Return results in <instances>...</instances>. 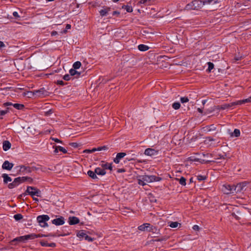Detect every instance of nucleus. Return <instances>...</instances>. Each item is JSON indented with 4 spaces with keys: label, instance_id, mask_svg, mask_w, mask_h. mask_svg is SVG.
<instances>
[{
    "label": "nucleus",
    "instance_id": "nucleus-1",
    "mask_svg": "<svg viewBox=\"0 0 251 251\" xmlns=\"http://www.w3.org/2000/svg\"><path fill=\"white\" fill-rule=\"evenodd\" d=\"M203 6L202 0H195L186 5L187 9L197 10Z\"/></svg>",
    "mask_w": 251,
    "mask_h": 251
},
{
    "label": "nucleus",
    "instance_id": "nucleus-2",
    "mask_svg": "<svg viewBox=\"0 0 251 251\" xmlns=\"http://www.w3.org/2000/svg\"><path fill=\"white\" fill-rule=\"evenodd\" d=\"M26 193L33 197L34 196L37 197H41V191L36 187L32 186H27L26 191L24 193V195H26Z\"/></svg>",
    "mask_w": 251,
    "mask_h": 251
},
{
    "label": "nucleus",
    "instance_id": "nucleus-3",
    "mask_svg": "<svg viewBox=\"0 0 251 251\" xmlns=\"http://www.w3.org/2000/svg\"><path fill=\"white\" fill-rule=\"evenodd\" d=\"M28 240H30L29 234L17 237L11 240L10 243L11 245H16L19 243H25L26 241Z\"/></svg>",
    "mask_w": 251,
    "mask_h": 251
},
{
    "label": "nucleus",
    "instance_id": "nucleus-4",
    "mask_svg": "<svg viewBox=\"0 0 251 251\" xmlns=\"http://www.w3.org/2000/svg\"><path fill=\"white\" fill-rule=\"evenodd\" d=\"M50 220V217L47 215L38 216L37 217V221L39 225L42 227H46L48 226L47 222Z\"/></svg>",
    "mask_w": 251,
    "mask_h": 251
},
{
    "label": "nucleus",
    "instance_id": "nucleus-5",
    "mask_svg": "<svg viewBox=\"0 0 251 251\" xmlns=\"http://www.w3.org/2000/svg\"><path fill=\"white\" fill-rule=\"evenodd\" d=\"M142 179L147 183L152 182L154 181H160L162 178L153 175H144L142 176Z\"/></svg>",
    "mask_w": 251,
    "mask_h": 251
},
{
    "label": "nucleus",
    "instance_id": "nucleus-6",
    "mask_svg": "<svg viewBox=\"0 0 251 251\" xmlns=\"http://www.w3.org/2000/svg\"><path fill=\"white\" fill-rule=\"evenodd\" d=\"M249 182L247 181H244L238 183L236 186L234 185V191L236 193L241 192V191L246 189V187Z\"/></svg>",
    "mask_w": 251,
    "mask_h": 251
},
{
    "label": "nucleus",
    "instance_id": "nucleus-7",
    "mask_svg": "<svg viewBox=\"0 0 251 251\" xmlns=\"http://www.w3.org/2000/svg\"><path fill=\"white\" fill-rule=\"evenodd\" d=\"M234 185H230L226 184L223 185L222 191L225 194H229L233 193L234 191Z\"/></svg>",
    "mask_w": 251,
    "mask_h": 251
},
{
    "label": "nucleus",
    "instance_id": "nucleus-8",
    "mask_svg": "<svg viewBox=\"0 0 251 251\" xmlns=\"http://www.w3.org/2000/svg\"><path fill=\"white\" fill-rule=\"evenodd\" d=\"M77 236L80 238H85V240H88V241H92L93 239L91 237L89 236L86 234L85 231L84 230H79L76 234Z\"/></svg>",
    "mask_w": 251,
    "mask_h": 251
},
{
    "label": "nucleus",
    "instance_id": "nucleus-9",
    "mask_svg": "<svg viewBox=\"0 0 251 251\" xmlns=\"http://www.w3.org/2000/svg\"><path fill=\"white\" fill-rule=\"evenodd\" d=\"M47 92L44 88L33 91V94L39 97H43L47 95Z\"/></svg>",
    "mask_w": 251,
    "mask_h": 251
},
{
    "label": "nucleus",
    "instance_id": "nucleus-10",
    "mask_svg": "<svg viewBox=\"0 0 251 251\" xmlns=\"http://www.w3.org/2000/svg\"><path fill=\"white\" fill-rule=\"evenodd\" d=\"M239 105V103L238 102V101H235V102H232L229 103H225L224 104H222L220 106L219 109L225 110L226 109H228L231 107L234 106L235 105Z\"/></svg>",
    "mask_w": 251,
    "mask_h": 251
},
{
    "label": "nucleus",
    "instance_id": "nucleus-11",
    "mask_svg": "<svg viewBox=\"0 0 251 251\" xmlns=\"http://www.w3.org/2000/svg\"><path fill=\"white\" fill-rule=\"evenodd\" d=\"M158 151L152 148H147L144 151V154L147 156H153L157 155Z\"/></svg>",
    "mask_w": 251,
    "mask_h": 251
},
{
    "label": "nucleus",
    "instance_id": "nucleus-12",
    "mask_svg": "<svg viewBox=\"0 0 251 251\" xmlns=\"http://www.w3.org/2000/svg\"><path fill=\"white\" fill-rule=\"evenodd\" d=\"M51 222L52 224L56 226L63 225L65 223L64 218L63 217L60 216L59 218L52 220Z\"/></svg>",
    "mask_w": 251,
    "mask_h": 251
},
{
    "label": "nucleus",
    "instance_id": "nucleus-13",
    "mask_svg": "<svg viewBox=\"0 0 251 251\" xmlns=\"http://www.w3.org/2000/svg\"><path fill=\"white\" fill-rule=\"evenodd\" d=\"M14 164L10 163L8 161L6 160L4 162L2 165V168L4 170H11L13 168Z\"/></svg>",
    "mask_w": 251,
    "mask_h": 251
},
{
    "label": "nucleus",
    "instance_id": "nucleus-14",
    "mask_svg": "<svg viewBox=\"0 0 251 251\" xmlns=\"http://www.w3.org/2000/svg\"><path fill=\"white\" fill-rule=\"evenodd\" d=\"M126 155V153L125 152L118 153L116 158H115L114 159V162L116 164H118L120 162V160Z\"/></svg>",
    "mask_w": 251,
    "mask_h": 251
},
{
    "label": "nucleus",
    "instance_id": "nucleus-15",
    "mask_svg": "<svg viewBox=\"0 0 251 251\" xmlns=\"http://www.w3.org/2000/svg\"><path fill=\"white\" fill-rule=\"evenodd\" d=\"M79 223V220L78 218L73 216L69 218V223L70 225H74Z\"/></svg>",
    "mask_w": 251,
    "mask_h": 251
},
{
    "label": "nucleus",
    "instance_id": "nucleus-16",
    "mask_svg": "<svg viewBox=\"0 0 251 251\" xmlns=\"http://www.w3.org/2000/svg\"><path fill=\"white\" fill-rule=\"evenodd\" d=\"M16 178L18 180V181H19L20 184L24 182L25 181H28L29 182H31L33 180L32 178L28 176L18 177Z\"/></svg>",
    "mask_w": 251,
    "mask_h": 251
},
{
    "label": "nucleus",
    "instance_id": "nucleus-17",
    "mask_svg": "<svg viewBox=\"0 0 251 251\" xmlns=\"http://www.w3.org/2000/svg\"><path fill=\"white\" fill-rule=\"evenodd\" d=\"M40 245L42 247H49L51 248H54L56 247V244L54 243H49L47 241H41L40 242Z\"/></svg>",
    "mask_w": 251,
    "mask_h": 251
},
{
    "label": "nucleus",
    "instance_id": "nucleus-18",
    "mask_svg": "<svg viewBox=\"0 0 251 251\" xmlns=\"http://www.w3.org/2000/svg\"><path fill=\"white\" fill-rule=\"evenodd\" d=\"M53 148L54 149V152L55 153H57L58 151L62 152L64 153H66L67 152V150L65 148L59 146H57L54 145L53 146Z\"/></svg>",
    "mask_w": 251,
    "mask_h": 251
},
{
    "label": "nucleus",
    "instance_id": "nucleus-19",
    "mask_svg": "<svg viewBox=\"0 0 251 251\" xmlns=\"http://www.w3.org/2000/svg\"><path fill=\"white\" fill-rule=\"evenodd\" d=\"M111 8L109 7H104L100 11L101 16L103 17L106 16L108 13L110 11Z\"/></svg>",
    "mask_w": 251,
    "mask_h": 251
},
{
    "label": "nucleus",
    "instance_id": "nucleus-20",
    "mask_svg": "<svg viewBox=\"0 0 251 251\" xmlns=\"http://www.w3.org/2000/svg\"><path fill=\"white\" fill-rule=\"evenodd\" d=\"M19 184V181H18V180L15 178L12 182L8 185V188L9 189H13L18 186Z\"/></svg>",
    "mask_w": 251,
    "mask_h": 251
},
{
    "label": "nucleus",
    "instance_id": "nucleus-21",
    "mask_svg": "<svg viewBox=\"0 0 251 251\" xmlns=\"http://www.w3.org/2000/svg\"><path fill=\"white\" fill-rule=\"evenodd\" d=\"M202 1L203 5L205 4H214L219 3L221 2V0H204Z\"/></svg>",
    "mask_w": 251,
    "mask_h": 251
},
{
    "label": "nucleus",
    "instance_id": "nucleus-22",
    "mask_svg": "<svg viewBox=\"0 0 251 251\" xmlns=\"http://www.w3.org/2000/svg\"><path fill=\"white\" fill-rule=\"evenodd\" d=\"M2 144L3 150L4 151H7V150H8L11 148V144L9 142V141L7 140L4 141L3 142Z\"/></svg>",
    "mask_w": 251,
    "mask_h": 251
},
{
    "label": "nucleus",
    "instance_id": "nucleus-23",
    "mask_svg": "<svg viewBox=\"0 0 251 251\" xmlns=\"http://www.w3.org/2000/svg\"><path fill=\"white\" fill-rule=\"evenodd\" d=\"M216 129V126L214 125H211L210 126H207L203 128V129L204 131L210 132L212 131H214Z\"/></svg>",
    "mask_w": 251,
    "mask_h": 251
},
{
    "label": "nucleus",
    "instance_id": "nucleus-24",
    "mask_svg": "<svg viewBox=\"0 0 251 251\" xmlns=\"http://www.w3.org/2000/svg\"><path fill=\"white\" fill-rule=\"evenodd\" d=\"M150 226L151 225L150 224L145 223L139 226L138 228L139 230L141 231H145L146 230L148 231L149 227H150Z\"/></svg>",
    "mask_w": 251,
    "mask_h": 251
},
{
    "label": "nucleus",
    "instance_id": "nucleus-25",
    "mask_svg": "<svg viewBox=\"0 0 251 251\" xmlns=\"http://www.w3.org/2000/svg\"><path fill=\"white\" fill-rule=\"evenodd\" d=\"M95 171L96 174H97L98 175L103 176L106 174V171L104 169H101L99 167L96 168L95 170Z\"/></svg>",
    "mask_w": 251,
    "mask_h": 251
},
{
    "label": "nucleus",
    "instance_id": "nucleus-26",
    "mask_svg": "<svg viewBox=\"0 0 251 251\" xmlns=\"http://www.w3.org/2000/svg\"><path fill=\"white\" fill-rule=\"evenodd\" d=\"M2 177L3 178V182L4 184H7L8 182L12 181V178L6 174H2Z\"/></svg>",
    "mask_w": 251,
    "mask_h": 251
},
{
    "label": "nucleus",
    "instance_id": "nucleus-27",
    "mask_svg": "<svg viewBox=\"0 0 251 251\" xmlns=\"http://www.w3.org/2000/svg\"><path fill=\"white\" fill-rule=\"evenodd\" d=\"M30 236V240H33L37 238H40L43 237H46L47 235L42 234H36L34 233L29 234Z\"/></svg>",
    "mask_w": 251,
    "mask_h": 251
},
{
    "label": "nucleus",
    "instance_id": "nucleus-28",
    "mask_svg": "<svg viewBox=\"0 0 251 251\" xmlns=\"http://www.w3.org/2000/svg\"><path fill=\"white\" fill-rule=\"evenodd\" d=\"M138 49L140 51H145L149 49V47L147 45L144 44H140L138 45Z\"/></svg>",
    "mask_w": 251,
    "mask_h": 251
},
{
    "label": "nucleus",
    "instance_id": "nucleus-29",
    "mask_svg": "<svg viewBox=\"0 0 251 251\" xmlns=\"http://www.w3.org/2000/svg\"><path fill=\"white\" fill-rule=\"evenodd\" d=\"M75 70L76 69H71L69 71V73L71 75L74 76L75 75H76V77H77L80 75V73L76 71Z\"/></svg>",
    "mask_w": 251,
    "mask_h": 251
},
{
    "label": "nucleus",
    "instance_id": "nucleus-30",
    "mask_svg": "<svg viewBox=\"0 0 251 251\" xmlns=\"http://www.w3.org/2000/svg\"><path fill=\"white\" fill-rule=\"evenodd\" d=\"M87 175L93 179L98 178V177L96 174L95 171L93 172L91 170H89L87 172Z\"/></svg>",
    "mask_w": 251,
    "mask_h": 251
},
{
    "label": "nucleus",
    "instance_id": "nucleus-31",
    "mask_svg": "<svg viewBox=\"0 0 251 251\" xmlns=\"http://www.w3.org/2000/svg\"><path fill=\"white\" fill-rule=\"evenodd\" d=\"M176 180H177L179 184L182 186H185L186 184V178L183 176H181L180 178H176Z\"/></svg>",
    "mask_w": 251,
    "mask_h": 251
},
{
    "label": "nucleus",
    "instance_id": "nucleus-32",
    "mask_svg": "<svg viewBox=\"0 0 251 251\" xmlns=\"http://www.w3.org/2000/svg\"><path fill=\"white\" fill-rule=\"evenodd\" d=\"M101 167L102 168H103V169H104L105 170V169H109L110 170H112V164H109V163H104V164H101Z\"/></svg>",
    "mask_w": 251,
    "mask_h": 251
},
{
    "label": "nucleus",
    "instance_id": "nucleus-33",
    "mask_svg": "<svg viewBox=\"0 0 251 251\" xmlns=\"http://www.w3.org/2000/svg\"><path fill=\"white\" fill-rule=\"evenodd\" d=\"M238 102L239 105H241L242 104L247 103V102H251V96L248 98V99H246L243 100H238Z\"/></svg>",
    "mask_w": 251,
    "mask_h": 251
},
{
    "label": "nucleus",
    "instance_id": "nucleus-34",
    "mask_svg": "<svg viewBox=\"0 0 251 251\" xmlns=\"http://www.w3.org/2000/svg\"><path fill=\"white\" fill-rule=\"evenodd\" d=\"M20 172L25 171L27 169V167L25 166H19L16 167Z\"/></svg>",
    "mask_w": 251,
    "mask_h": 251
},
{
    "label": "nucleus",
    "instance_id": "nucleus-35",
    "mask_svg": "<svg viewBox=\"0 0 251 251\" xmlns=\"http://www.w3.org/2000/svg\"><path fill=\"white\" fill-rule=\"evenodd\" d=\"M169 223V226L172 228H176L178 225H180L177 222H171Z\"/></svg>",
    "mask_w": 251,
    "mask_h": 251
},
{
    "label": "nucleus",
    "instance_id": "nucleus-36",
    "mask_svg": "<svg viewBox=\"0 0 251 251\" xmlns=\"http://www.w3.org/2000/svg\"><path fill=\"white\" fill-rule=\"evenodd\" d=\"M13 106L17 109L21 110L24 108V105L22 104L15 103Z\"/></svg>",
    "mask_w": 251,
    "mask_h": 251
},
{
    "label": "nucleus",
    "instance_id": "nucleus-37",
    "mask_svg": "<svg viewBox=\"0 0 251 251\" xmlns=\"http://www.w3.org/2000/svg\"><path fill=\"white\" fill-rule=\"evenodd\" d=\"M81 65V63L79 61H76L75 62L73 65L74 69H79Z\"/></svg>",
    "mask_w": 251,
    "mask_h": 251
},
{
    "label": "nucleus",
    "instance_id": "nucleus-38",
    "mask_svg": "<svg viewBox=\"0 0 251 251\" xmlns=\"http://www.w3.org/2000/svg\"><path fill=\"white\" fill-rule=\"evenodd\" d=\"M172 107L176 110L178 109L180 107V104L179 102H175L172 104Z\"/></svg>",
    "mask_w": 251,
    "mask_h": 251
},
{
    "label": "nucleus",
    "instance_id": "nucleus-39",
    "mask_svg": "<svg viewBox=\"0 0 251 251\" xmlns=\"http://www.w3.org/2000/svg\"><path fill=\"white\" fill-rule=\"evenodd\" d=\"M240 132L238 129H235L233 133L231 134V136H234L236 137H238L240 136Z\"/></svg>",
    "mask_w": 251,
    "mask_h": 251
},
{
    "label": "nucleus",
    "instance_id": "nucleus-40",
    "mask_svg": "<svg viewBox=\"0 0 251 251\" xmlns=\"http://www.w3.org/2000/svg\"><path fill=\"white\" fill-rule=\"evenodd\" d=\"M122 8L125 9L127 12H131L133 10L132 7L128 5H123Z\"/></svg>",
    "mask_w": 251,
    "mask_h": 251
},
{
    "label": "nucleus",
    "instance_id": "nucleus-41",
    "mask_svg": "<svg viewBox=\"0 0 251 251\" xmlns=\"http://www.w3.org/2000/svg\"><path fill=\"white\" fill-rule=\"evenodd\" d=\"M207 64L208 67L207 71L210 72L214 68V65L213 63L210 62H208Z\"/></svg>",
    "mask_w": 251,
    "mask_h": 251
},
{
    "label": "nucleus",
    "instance_id": "nucleus-42",
    "mask_svg": "<svg viewBox=\"0 0 251 251\" xmlns=\"http://www.w3.org/2000/svg\"><path fill=\"white\" fill-rule=\"evenodd\" d=\"M197 179L199 181H202L206 179L207 176H206L198 175L197 176Z\"/></svg>",
    "mask_w": 251,
    "mask_h": 251
},
{
    "label": "nucleus",
    "instance_id": "nucleus-43",
    "mask_svg": "<svg viewBox=\"0 0 251 251\" xmlns=\"http://www.w3.org/2000/svg\"><path fill=\"white\" fill-rule=\"evenodd\" d=\"M23 218V216L21 214H17L14 215V218L16 221L21 220Z\"/></svg>",
    "mask_w": 251,
    "mask_h": 251
},
{
    "label": "nucleus",
    "instance_id": "nucleus-44",
    "mask_svg": "<svg viewBox=\"0 0 251 251\" xmlns=\"http://www.w3.org/2000/svg\"><path fill=\"white\" fill-rule=\"evenodd\" d=\"M146 181L144 180L143 179H142V176H141V179H138V184L139 185H142V186H144L146 184V183L145 182Z\"/></svg>",
    "mask_w": 251,
    "mask_h": 251
},
{
    "label": "nucleus",
    "instance_id": "nucleus-45",
    "mask_svg": "<svg viewBox=\"0 0 251 251\" xmlns=\"http://www.w3.org/2000/svg\"><path fill=\"white\" fill-rule=\"evenodd\" d=\"M72 76L71 75H68V74H66L64 76H63V79L65 80H66V81H68V80H70L71 78V77Z\"/></svg>",
    "mask_w": 251,
    "mask_h": 251
},
{
    "label": "nucleus",
    "instance_id": "nucleus-46",
    "mask_svg": "<svg viewBox=\"0 0 251 251\" xmlns=\"http://www.w3.org/2000/svg\"><path fill=\"white\" fill-rule=\"evenodd\" d=\"M180 101L182 103H185L188 102L189 101V99L186 97H181L180 98Z\"/></svg>",
    "mask_w": 251,
    "mask_h": 251
},
{
    "label": "nucleus",
    "instance_id": "nucleus-47",
    "mask_svg": "<svg viewBox=\"0 0 251 251\" xmlns=\"http://www.w3.org/2000/svg\"><path fill=\"white\" fill-rule=\"evenodd\" d=\"M154 230H157V229L155 227H153L152 226H150V227H149V229L148 230V231L152 232H154Z\"/></svg>",
    "mask_w": 251,
    "mask_h": 251
},
{
    "label": "nucleus",
    "instance_id": "nucleus-48",
    "mask_svg": "<svg viewBox=\"0 0 251 251\" xmlns=\"http://www.w3.org/2000/svg\"><path fill=\"white\" fill-rule=\"evenodd\" d=\"M27 167V169L26 170V172H31L32 170H36L37 169L36 167H33L32 168H30L29 167Z\"/></svg>",
    "mask_w": 251,
    "mask_h": 251
},
{
    "label": "nucleus",
    "instance_id": "nucleus-49",
    "mask_svg": "<svg viewBox=\"0 0 251 251\" xmlns=\"http://www.w3.org/2000/svg\"><path fill=\"white\" fill-rule=\"evenodd\" d=\"M50 139L54 141V142H56V143H62V141L60 140L59 139H57V138H53V137H50Z\"/></svg>",
    "mask_w": 251,
    "mask_h": 251
},
{
    "label": "nucleus",
    "instance_id": "nucleus-50",
    "mask_svg": "<svg viewBox=\"0 0 251 251\" xmlns=\"http://www.w3.org/2000/svg\"><path fill=\"white\" fill-rule=\"evenodd\" d=\"M7 109H8V108H7ZM8 112V110H1V111H0V116H3L5 114H6Z\"/></svg>",
    "mask_w": 251,
    "mask_h": 251
},
{
    "label": "nucleus",
    "instance_id": "nucleus-51",
    "mask_svg": "<svg viewBox=\"0 0 251 251\" xmlns=\"http://www.w3.org/2000/svg\"><path fill=\"white\" fill-rule=\"evenodd\" d=\"M70 145L74 148H77L78 147V144L77 143H70Z\"/></svg>",
    "mask_w": 251,
    "mask_h": 251
},
{
    "label": "nucleus",
    "instance_id": "nucleus-52",
    "mask_svg": "<svg viewBox=\"0 0 251 251\" xmlns=\"http://www.w3.org/2000/svg\"><path fill=\"white\" fill-rule=\"evenodd\" d=\"M57 84L58 85H62V86H63L65 84L64 82L62 80H58L57 82Z\"/></svg>",
    "mask_w": 251,
    "mask_h": 251
},
{
    "label": "nucleus",
    "instance_id": "nucleus-53",
    "mask_svg": "<svg viewBox=\"0 0 251 251\" xmlns=\"http://www.w3.org/2000/svg\"><path fill=\"white\" fill-rule=\"evenodd\" d=\"M193 229L195 230H197V231H198L200 229V227L198 226L197 225H194L193 226Z\"/></svg>",
    "mask_w": 251,
    "mask_h": 251
},
{
    "label": "nucleus",
    "instance_id": "nucleus-54",
    "mask_svg": "<svg viewBox=\"0 0 251 251\" xmlns=\"http://www.w3.org/2000/svg\"><path fill=\"white\" fill-rule=\"evenodd\" d=\"M242 58H243V57L242 56H235L234 57V60L235 61H239V60H241Z\"/></svg>",
    "mask_w": 251,
    "mask_h": 251
},
{
    "label": "nucleus",
    "instance_id": "nucleus-55",
    "mask_svg": "<svg viewBox=\"0 0 251 251\" xmlns=\"http://www.w3.org/2000/svg\"><path fill=\"white\" fill-rule=\"evenodd\" d=\"M13 15L15 18H19V17H20V16H19V14H18V13L17 12H16V11H15V12H14L13 13Z\"/></svg>",
    "mask_w": 251,
    "mask_h": 251
},
{
    "label": "nucleus",
    "instance_id": "nucleus-56",
    "mask_svg": "<svg viewBox=\"0 0 251 251\" xmlns=\"http://www.w3.org/2000/svg\"><path fill=\"white\" fill-rule=\"evenodd\" d=\"M126 172V170L125 169H123V168H122V169H118L117 170V172L119 173H124V172Z\"/></svg>",
    "mask_w": 251,
    "mask_h": 251
},
{
    "label": "nucleus",
    "instance_id": "nucleus-57",
    "mask_svg": "<svg viewBox=\"0 0 251 251\" xmlns=\"http://www.w3.org/2000/svg\"><path fill=\"white\" fill-rule=\"evenodd\" d=\"M3 105L5 106H9V105H13L12 103L10 102H5L3 104Z\"/></svg>",
    "mask_w": 251,
    "mask_h": 251
},
{
    "label": "nucleus",
    "instance_id": "nucleus-58",
    "mask_svg": "<svg viewBox=\"0 0 251 251\" xmlns=\"http://www.w3.org/2000/svg\"><path fill=\"white\" fill-rule=\"evenodd\" d=\"M112 15H120V12L119 11H115L113 12L112 13Z\"/></svg>",
    "mask_w": 251,
    "mask_h": 251
},
{
    "label": "nucleus",
    "instance_id": "nucleus-59",
    "mask_svg": "<svg viewBox=\"0 0 251 251\" xmlns=\"http://www.w3.org/2000/svg\"><path fill=\"white\" fill-rule=\"evenodd\" d=\"M219 158H223V159H225L226 158V154H224V155H219Z\"/></svg>",
    "mask_w": 251,
    "mask_h": 251
},
{
    "label": "nucleus",
    "instance_id": "nucleus-60",
    "mask_svg": "<svg viewBox=\"0 0 251 251\" xmlns=\"http://www.w3.org/2000/svg\"><path fill=\"white\" fill-rule=\"evenodd\" d=\"M5 46L3 42L0 41V48L4 47Z\"/></svg>",
    "mask_w": 251,
    "mask_h": 251
},
{
    "label": "nucleus",
    "instance_id": "nucleus-61",
    "mask_svg": "<svg viewBox=\"0 0 251 251\" xmlns=\"http://www.w3.org/2000/svg\"><path fill=\"white\" fill-rule=\"evenodd\" d=\"M83 152H86V153H92L91 150H85L83 151Z\"/></svg>",
    "mask_w": 251,
    "mask_h": 251
},
{
    "label": "nucleus",
    "instance_id": "nucleus-62",
    "mask_svg": "<svg viewBox=\"0 0 251 251\" xmlns=\"http://www.w3.org/2000/svg\"><path fill=\"white\" fill-rule=\"evenodd\" d=\"M207 139L209 141H214L215 139L213 138V137H208L207 138Z\"/></svg>",
    "mask_w": 251,
    "mask_h": 251
},
{
    "label": "nucleus",
    "instance_id": "nucleus-63",
    "mask_svg": "<svg viewBox=\"0 0 251 251\" xmlns=\"http://www.w3.org/2000/svg\"><path fill=\"white\" fill-rule=\"evenodd\" d=\"M57 34V32L56 31H53L51 33V35L52 36L55 35Z\"/></svg>",
    "mask_w": 251,
    "mask_h": 251
},
{
    "label": "nucleus",
    "instance_id": "nucleus-64",
    "mask_svg": "<svg viewBox=\"0 0 251 251\" xmlns=\"http://www.w3.org/2000/svg\"><path fill=\"white\" fill-rule=\"evenodd\" d=\"M71 25H69V24H67V25H66V28L67 29H70V28H71Z\"/></svg>",
    "mask_w": 251,
    "mask_h": 251
}]
</instances>
